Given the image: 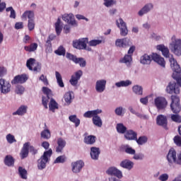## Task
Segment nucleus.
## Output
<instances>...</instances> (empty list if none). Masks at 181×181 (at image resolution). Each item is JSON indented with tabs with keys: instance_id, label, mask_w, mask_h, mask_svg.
<instances>
[{
	"instance_id": "obj_1",
	"label": "nucleus",
	"mask_w": 181,
	"mask_h": 181,
	"mask_svg": "<svg viewBox=\"0 0 181 181\" xmlns=\"http://www.w3.org/2000/svg\"><path fill=\"white\" fill-rule=\"evenodd\" d=\"M170 63L173 71L172 77L174 80H176L177 83L175 81L169 82L165 91L168 94H180V88H179L181 87L180 66L177 64V62L173 57L170 59Z\"/></svg>"
},
{
	"instance_id": "obj_2",
	"label": "nucleus",
	"mask_w": 181,
	"mask_h": 181,
	"mask_svg": "<svg viewBox=\"0 0 181 181\" xmlns=\"http://www.w3.org/2000/svg\"><path fill=\"white\" fill-rule=\"evenodd\" d=\"M153 60L156 63H158L159 66L165 68L166 62H165V58L162 57L160 55L157 53H153L151 57L148 54H144L140 58V63L141 64H150Z\"/></svg>"
},
{
	"instance_id": "obj_3",
	"label": "nucleus",
	"mask_w": 181,
	"mask_h": 181,
	"mask_svg": "<svg viewBox=\"0 0 181 181\" xmlns=\"http://www.w3.org/2000/svg\"><path fill=\"white\" fill-rule=\"evenodd\" d=\"M171 53H173L175 56L180 57L181 56V40L176 38L175 36H173L171 42L168 46Z\"/></svg>"
},
{
	"instance_id": "obj_4",
	"label": "nucleus",
	"mask_w": 181,
	"mask_h": 181,
	"mask_svg": "<svg viewBox=\"0 0 181 181\" xmlns=\"http://www.w3.org/2000/svg\"><path fill=\"white\" fill-rule=\"evenodd\" d=\"M53 155V151L49 148L48 151H45L43 155L37 160V168L39 170H43L46 168V163L49 162V158Z\"/></svg>"
},
{
	"instance_id": "obj_5",
	"label": "nucleus",
	"mask_w": 181,
	"mask_h": 181,
	"mask_svg": "<svg viewBox=\"0 0 181 181\" xmlns=\"http://www.w3.org/2000/svg\"><path fill=\"white\" fill-rule=\"evenodd\" d=\"M12 91V85L9 81H6L5 78H0V93L6 95Z\"/></svg>"
},
{
	"instance_id": "obj_6",
	"label": "nucleus",
	"mask_w": 181,
	"mask_h": 181,
	"mask_svg": "<svg viewBox=\"0 0 181 181\" xmlns=\"http://www.w3.org/2000/svg\"><path fill=\"white\" fill-rule=\"evenodd\" d=\"M170 109L174 114H179L181 111L180 98L177 95H171Z\"/></svg>"
},
{
	"instance_id": "obj_7",
	"label": "nucleus",
	"mask_w": 181,
	"mask_h": 181,
	"mask_svg": "<svg viewBox=\"0 0 181 181\" xmlns=\"http://www.w3.org/2000/svg\"><path fill=\"white\" fill-rule=\"evenodd\" d=\"M87 43H88V38L85 37L74 40L72 45L74 49H78V50H83V49H86Z\"/></svg>"
},
{
	"instance_id": "obj_8",
	"label": "nucleus",
	"mask_w": 181,
	"mask_h": 181,
	"mask_svg": "<svg viewBox=\"0 0 181 181\" xmlns=\"http://www.w3.org/2000/svg\"><path fill=\"white\" fill-rule=\"evenodd\" d=\"M155 105L158 111H163L168 107V100L163 97L156 98L154 100Z\"/></svg>"
},
{
	"instance_id": "obj_9",
	"label": "nucleus",
	"mask_w": 181,
	"mask_h": 181,
	"mask_svg": "<svg viewBox=\"0 0 181 181\" xmlns=\"http://www.w3.org/2000/svg\"><path fill=\"white\" fill-rule=\"evenodd\" d=\"M157 50H159L161 52L163 56L165 57L166 59H170V60L172 59H175L173 57V54H170V52H169V48L165 45H158L156 47Z\"/></svg>"
},
{
	"instance_id": "obj_10",
	"label": "nucleus",
	"mask_w": 181,
	"mask_h": 181,
	"mask_svg": "<svg viewBox=\"0 0 181 181\" xmlns=\"http://www.w3.org/2000/svg\"><path fill=\"white\" fill-rule=\"evenodd\" d=\"M107 175L109 176H115L117 179H122V171L118 170L115 167H110L106 170Z\"/></svg>"
},
{
	"instance_id": "obj_11",
	"label": "nucleus",
	"mask_w": 181,
	"mask_h": 181,
	"mask_svg": "<svg viewBox=\"0 0 181 181\" xmlns=\"http://www.w3.org/2000/svg\"><path fill=\"white\" fill-rule=\"evenodd\" d=\"M71 170L73 173H80L83 168H84V162L83 160H77L71 163Z\"/></svg>"
},
{
	"instance_id": "obj_12",
	"label": "nucleus",
	"mask_w": 181,
	"mask_h": 181,
	"mask_svg": "<svg viewBox=\"0 0 181 181\" xmlns=\"http://www.w3.org/2000/svg\"><path fill=\"white\" fill-rule=\"evenodd\" d=\"M156 124L164 129H168V117L163 115H159L156 117Z\"/></svg>"
},
{
	"instance_id": "obj_13",
	"label": "nucleus",
	"mask_w": 181,
	"mask_h": 181,
	"mask_svg": "<svg viewBox=\"0 0 181 181\" xmlns=\"http://www.w3.org/2000/svg\"><path fill=\"white\" fill-rule=\"evenodd\" d=\"M177 158V157L176 156V151L173 148L170 149L167 155V160L169 166H172L173 163H176Z\"/></svg>"
},
{
	"instance_id": "obj_14",
	"label": "nucleus",
	"mask_w": 181,
	"mask_h": 181,
	"mask_svg": "<svg viewBox=\"0 0 181 181\" xmlns=\"http://www.w3.org/2000/svg\"><path fill=\"white\" fill-rule=\"evenodd\" d=\"M82 76H83V71L78 70V71L75 72V74L71 76V78L69 81L71 86H77V84H78V80L81 78Z\"/></svg>"
},
{
	"instance_id": "obj_15",
	"label": "nucleus",
	"mask_w": 181,
	"mask_h": 181,
	"mask_svg": "<svg viewBox=\"0 0 181 181\" xmlns=\"http://www.w3.org/2000/svg\"><path fill=\"white\" fill-rule=\"evenodd\" d=\"M152 9H153V4L152 3H148L144 6L137 13V14L139 15V16H144V15L149 13V12H151Z\"/></svg>"
},
{
	"instance_id": "obj_16",
	"label": "nucleus",
	"mask_w": 181,
	"mask_h": 181,
	"mask_svg": "<svg viewBox=\"0 0 181 181\" xmlns=\"http://www.w3.org/2000/svg\"><path fill=\"white\" fill-rule=\"evenodd\" d=\"M28 81V76L26 74L18 75L11 81V84H23Z\"/></svg>"
},
{
	"instance_id": "obj_17",
	"label": "nucleus",
	"mask_w": 181,
	"mask_h": 181,
	"mask_svg": "<svg viewBox=\"0 0 181 181\" xmlns=\"http://www.w3.org/2000/svg\"><path fill=\"white\" fill-rule=\"evenodd\" d=\"M100 153L101 150H100V148L95 146L90 147V158L93 160H98V158H100Z\"/></svg>"
},
{
	"instance_id": "obj_18",
	"label": "nucleus",
	"mask_w": 181,
	"mask_h": 181,
	"mask_svg": "<svg viewBox=\"0 0 181 181\" xmlns=\"http://www.w3.org/2000/svg\"><path fill=\"white\" fill-rule=\"evenodd\" d=\"M106 84H107V81L104 79L97 81L96 85H95V90L97 93H104V91L105 90Z\"/></svg>"
},
{
	"instance_id": "obj_19",
	"label": "nucleus",
	"mask_w": 181,
	"mask_h": 181,
	"mask_svg": "<svg viewBox=\"0 0 181 181\" xmlns=\"http://www.w3.org/2000/svg\"><path fill=\"white\" fill-rule=\"evenodd\" d=\"M20 156L21 159H25L29 156V142H26L23 144L20 153Z\"/></svg>"
},
{
	"instance_id": "obj_20",
	"label": "nucleus",
	"mask_w": 181,
	"mask_h": 181,
	"mask_svg": "<svg viewBox=\"0 0 181 181\" xmlns=\"http://www.w3.org/2000/svg\"><path fill=\"white\" fill-rule=\"evenodd\" d=\"M62 20L64 21V22H66L69 25H71V26L76 25V20L74 19V16H73V14H64L62 16Z\"/></svg>"
},
{
	"instance_id": "obj_21",
	"label": "nucleus",
	"mask_w": 181,
	"mask_h": 181,
	"mask_svg": "<svg viewBox=\"0 0 181 181\" xmlns=\"http://www.w3.org/2000/svg\"><path fill=\"white\" fill-rule=\"evenodd\" d=\"M103 110L98 109L95 110H88L83 114L84 118H94L95 116L98 115V114H101Z\"/></svg>"
},
{
	"instance_id": "obj_22",
	"label": "nucleus",
	"mask_w": 181,
	"mask_h": 181,
	"mask_svg": "<svg viewBox=\"0 0 181 181\" xmlns=\"http://www.w3.org/2000/svg\"><path fill=\"white\" fill-rule=\"evenodd\" d=\"M137 135L138 134L134 132V130H127L124 134V138L127 139V141H136Z\"/></svg>"
},
{
	"instance_id": "obj_23",
	"label": "nucleus",
	"mask_w": 181,
	"mask_h": 181,
	"mask_svg": "<svg viewBox=\"0 0 181 181\" xmlns=\"http://www.w3.org/2000/svg\"><path fill=\"white\" fill-rule=\"evenodd\" d=\"M134 162L129 159H125L120 163L119 166L124 169H127V170H131L134 168Z\"/></svg>"
},
{
	"instance_id": "obj_24",
	"label": "nucleus",
	"mask_w": 181,
	"mask_h": 181,
	"mask_svg": "<svg viewBox=\"0 0 181 181\" xmlns=\"http://www.w3.org/2000/svg\"><path fill=\"white\" fill-rule=\"evenodd\" d=\"M28 112V106L23 105L20 106L18 110L12 113V115H19L20 117H22L25 115V114H27Z\"/></svg>"
},
{
	"instance_id": "obj_25",
	"label": "nucleus",
	"mask_w": 181,
	"mask_h": 181,
	"mask_svg": "<svg viewBox=\"0 0 181 181\" xmlns=\"http://www.w3.org/2000/svg\"><path fill=\"white\" fill-rule=\"evenodd\" d=\"M57 146L56 148V152L60 153L62 152L63 149L66 146V141L62 138H59L57 140Z\"/></svg>"
},
{
	"instance_id": "obj_26",
	"label": "nucleus",
	"mask_w": 181,
	"mask_h": 181,
	"mask_svg": "<svg viewBox=\"0 0 181 181\" xmlns=\"http://www.w3.org/2000/svg\"><path fill=\"white\" fill-rule=\"evenodd\" d=\"M4 165L8 167L13 166L15 165V158L11 155L6 156L4 158Z\"/></svg>"
},
{
	"instance_id": "obj_27",
	"label": "nucleus",
	"mask_w": 181,
	"mask_h": 181,
	"mask_svg": "<svg viewBox=\"0 0 181 181\" xmlns=\"http://www.w3.org/2000/svg\"><path fill=\"white\" fill-rule=\"evenodd\" d=\"M23 19L28 18V21H35V12L33 11H26L22 15Z\"/></svg>"
},
{
	"instance_id": "obj_28",
	"label": "nucleus",
	"mask_w": 181,
	"mask_h": 181,
	"mask_svg": "<svg viewBox=\"0 0 181 181\" xmlns=\"http://www.w3.org/2000/svg\"><path fill=\"white\" fill-rule=\"evenodd\" d=\"M95 139H97V137H95V136L89 135L85 136L83 142H85V144H86L87 145H94V144H95Z\"/></svg>"
},
{
	"instance_id": "obj_29",
	"label": "nucleus",
	"mask_w": 181,
	"mask_h": 181,
	"mask_svg": "<svg viewBox=\"0 0 181 181\" xmlns=\"http://www.w3.org/2000/svg\"><path fill=\"white\" fill-rule=\"evenodd\" d=\"M122 148L125 153H127L128 155H135V153H136V151L128 144L124 145Z\"/></svg>"
},
{
	"instance_id": "obj_30",
	"label": "nucleus",
	"mask_w": 181,
	"mask_h": 181,
	"mask_svg": "<svg viewBox=\"0 0 181 181\" xmlns=\"http://www.w3.org/2000/svg\"><path fill=\"white\" fill-rule=\"evenodd\" d=\"M18 175L24 180L28 179V170L23 167H18Z\"/></svg>"
},
{
	"instance_id": "obj_31",
	"label": "nucleus",
	"mask_w": 181,
	"mask_h": 181,
	"mask_svg": "<svg viewBox=\"0 0 181 181\" xmlns=\"http://www.w3.org/2000/svg\"><path fill=\"white\" fill-rule=\"evenodd\" d=\"M55 77L57 78V83L58 86L63 88V87H64V83L63 82V78L62 77V74H60L59 71H56Z\"/></svg>"
},
{
	"instance_id": "obj_32",
	"label": "nucleus",
	"mask_w": 181,
	"mask_h": 181,
	"mask_svg": "<svg viewBox=\"0 0 181 181\" xmlns=\"http://www.w3.org/2000/svg\"><path fill=\"white\" fill-rule=\"evenodd\" d=\"M92 121L95 127H98V128H101V127H103V120L101 119V117L98 116V115L93 117Z\"/></svg>"
},
{
	"instance_id": "obj_33",
	"label": "nucleus",
	"mask_w": 181,
	"mask_h": 181,
	"mask_svg": "<svg viewBox=\"0 0 181 181\" xmlns=\"http://www.w3.org/2000/svg\"><path fill=\"white\" fill-rule=\"evenodd\" d=\"M131 84H132V81L129 80L121 81L119 82L115 83V86L118 88H119V87H128V86H131Z\"/></svg>"
},
{
	"instance_id": "obj_34",
	"label": "nucleus",
	"mask_w": 181,
	"mask_h": 181,
	"mask_svg": "<svg viewBox=\"0 0 181 181\" xmlns=\"http://www.w3.org/2000/svg\"><path fill=\"white\" fill-rule=\"evenodd\" d=\"M116 25L119 29H120V35L121 36H127L128 35V27H121L119 25V23H118V21H116Z\"/></svg>"
},
{
	"instance_id": "obj_35",
	"label": "nucleus",
	"mask_w": 181,
	"mask_h": 181,
	"mask_svg": "<svg viewBox=\"0 0 181 181\" xmlns=\"http://www.w3.org/2000/svg\"><path fill=\"white\" fill-rule=\"evenodd\" d=\"M133 93L137 95H142L144 93V88L139 85H136L132 87Z\"/></svg>"
},
{
	"instance_id": "obj_36",
	"label": "nucleus",
	"mask_w": 181,
	"mask_h": 181,
	"mask_svg": "<svg viewBox=\"0 0 181 181\" xmlns=\"http://www.w3.org/2000/svg\"><path fill=\"white\" fill-rule=\"evenodd\" d=\"M116 129L118 134H125L127 132V127L122 123H118L116 126Z\"/></svg>"
},
{
	"instance_id": "obj_37",
	"label": "nucleus",
	"mask_w": 181,
	"mask_h": 181,
	"mask_svg": "<svg viewBox=\"0 0 181 181\" xmlns=\"http://www.w3.org/2000/svg\"><path fill=\"white\" fill-rule=\"evenodd\" d=\"M131 62H132V55L126 54L124 58L120 60V63H124L127 66H129L131 64Z\"/></svg>"
},
{
	"instance_id": "obj_38",
	"label": "nucleus",
	"mask_w": 181,
	"mask_h": 181,
	"mask_svg": "<svg viewBox=\"0 0 181 181\" xmlns=\"http://www.w3.org/2000/svg\"><path fill=\"white\" fill-rule=\"evenodd\" d=\"M62 23V21L60 18H58L57 22L55 23V30L57 36H59L62 33V30H63V27L60 25Z\"/></svg>"
},
{
	"instance_id": "obj_39",
	"label": "nucleus",
	"mask_w": 181,
	"mask_h": 181,
	"mask_svg": "<svg viewBox=\"0 0 181 181\" xmlns=\"http://www.w3.org/2000/svg\"><path fill=\"white\" fill-rule=\"evenodd\" d=\"M69 121L75 124L76 128L80 125V119L77 118V115H73L69 117Z\"/></svg>"
},
{
	"instance_id": "obj_40",
	"label": "nucleus",
	"mask_w": 181,
	"mask_h": 181,
	"mask_svg": "<svg viewBox=\"0 0 181 181\" xmlns=\"http://www.w3.org/2000/svg\"><path fill=\"white\" fill-rule=\"evenodd\" d=\"M49 110L50 111H52V112H54L55 110L59 109V105L56 103V100L54 99L51 98L50 103L49 104Z\"/></svg>"
},
{
	"instance_id": "obj_41",
	"label": "nucleus",
	"mask_w": 181,
	"mask_h": 181,
	"mask_svg": "<svg viewBox=\"0 0 181 181\" xmlns=\"http://www.w3.org/2000/svg\"><path fill=\"white\" fill-rule=\"evenodd\" d=\"M71 94H73V92H66L64 96V101L68 104V105L71 104V100L73 99Z\"/></svg>"
},
{
	"instance_id": "obj_42",
	"label": "nucleus",
	"mask_w": 181,
	"mask_h": 181,
	"mask_svg": "<svg viewBox=\"0 0 181 181\" xmlns=\"http://www.w3.org/2000/svg\"><path fill=\"white\" fill-rule=\"evenodd\" d=\"M127 111V109L124 107H122V106H119L116 107L115 112L116 115H118L119 117H122L124 114H125V112Z\"/></svg>"
},
{
	"instance_id": "obj_43",
	"label": "nucleus",
	"mask_w": 181,
	"mask_h": 181,
	"mask_svg": "<svg viewBox=\"0 0 181 181\" xmlns=\"http://www.w3.org/2000/svg\"><path fill=\"white\" fill-rule=\"evenodd\" d=\"M54 53L57 56H66V49H64V46L61 45L54 51Z\"/></svg>"
},
{
	"instance_id": "obj_44",
	"label": "nucleus",
	"mask_w": 181,
	"mask_h": 181,
	"mask_svg": "<svg viewBox=\"0 0 181 181\" xmlns=\"http://www.w3.org/2000/svg\"><path fill=\"white\" fill-rule=\"evenodd\" d=\"M51 136L52 134H50V130L48 129H45L41 132V138L43 139H50Z\"/></svg>"
},
{
	"instance_id": "obj_45",
	"label": "nucleus",
	"mask_w": 181,
	"mask_h": 181,
	"mask_svg": "<svg viewBox=\"0 0 181 181\" xmlns=\"http://www.w3.org/2000/svg\"><path fill=\"white\" fill-rule=\"evenodd\" d=\"M136 142L138 145H145L148 142V137L146 136H141L139 139L136 137Z\"/></svg>"
},
{
	"instance_id": "obj_46",
	"label": "nucleus",
	"mask_w": 181,
	"mask_h": 181,
	"mask_svg": "<svg viewBox=\"0 0 181 181\" xmlns=\"http://www.w3.org/2000/svg\"><path fill=\"white\" fill-rule=\"evenodd\" d=\"M101 43H104V41H103V40H92L88 42V45H89L90 47L98 46V45H101Z\"/></svg>"
},
{
	"instance_id": "obj_47",
	"label": "nucleus",
	"mask_w": 181,
	"mask_h": 181,
	"mask_svg": "<svg viewBox=\"0 0 181 181\" xmlns=\"http://www.w3.org/2000/svg\"><path fill=\"white\" fill-rule=\"evenodd\" d=\"M66 59H68V60H71V62H73L74 63H77V60H78V57L77 56L70 53V52H66Z\"/></svg>"
},
{
	"instance_id": "obj_48",
	"label": "nucleus",
	"mask_w": 181,
	"mask_h": 181,
	"mask_svg": "<svg viewBox=\"0 0 181 181\" xmlns=\"http://www.w3.org/2000/svg\"><path fill=\"white\" fill-rule=\"evenodd\" d=\"M24 49L26 50V52H35V50H37V44L33 43L30 46L24 47Z\"/></svg>"
},
{
	"instance_id": "obj_49",
	"label": "nucleus",
	"mask_w": 181,
	"mask_h": 181,
	"mask_svg": "<svg viewBox=\"0 0 181 181\" xmlns=\"http://www.w3.org/2000/svg\"><path fill=\"white\" fill-rule=\"evenodd\" d=\"M35 62H36V59H35L34 58H30L27 60L26 66L31 71H33V67L32 66L35 64Z\"/></svg>"
},
{
	"instance_id": "obj_50",
	"label": "nucleus",
	"mask_w": 181,
	"mask_h": 181,
	"mask_svg": "<svg viewBox=\"0 0 181 181\" xmlns=\"http://www.w3.org/2000/svg\"><path fill=\"white\" fill-rule=\"evenodd\" d=\"M6 12H11L9 18L11 19H16V11L13 10L12 6L8 7L6 8Z\"/></svg>"
},
{
	"instance_id": "obj_51",
	"label": "nucleus",
	"mask_w": 181,
	"mask_h": 181,
	"mask_svg": "<svg viewBox=\"0 0 181 181\" xmlns=\"http://www.w3.org/2000/svg\"><path fill=\"white\" fill-rule=\"evenodd\" d=\"M133 155H134L133 159H134V160H144L145 158V155L142 153H135Z\"/></svg>"
},
{
	"instance_id": "obj_52",
	"label": "nucleus",
	"mask_w": 181,
	"mask_h": 181,
	"mask_svg": "<svg viewBox=\"0 0 181 181\" xmlns=\"http://www.w3.org/2000/svg\"><path fill=\"white\" fill-rule=\"evenodd\" d=\"M6 139L8 144H13L16 142V139H15V136L12 135L11 134H8L6 136Z\"/></svg>"
},
{
	"instance_id": "obj_53",
	"label": "nucleus",
	"mask_w": 181,
	"mask_h": 181,
	"mask_svg": "<svg viewBox=\"0 0 181 181\" xmlns=\"http://www.w3.org/2000/svg\"><path fill=\"white\" fill-rule=\"evenodd\" d=\"M66 159V156H59L55 159L54 163H64Z\"/></svg>"
},
{
	"instance_id": "obj_54",
	"label": "nucleus",
	"mask_w": 181,
	"mask_h": 181,
	"mask_svg": "<svg viewBox=\"0 0 181 181\" xmlns=\"http://www.w3.org/2000/svg\"><path fill=\"white\" fill-rule=\"evenodd\" d=\"M171 119L173 122H181V116L179 115V113H175V115H171Z\"/></svg>"
},
{
	"instance_id": "obj_55",
	"label": "nucleus",
	"mask_w": 181,
	"mask_h": 181,
	"mask_svg": "<svg viewBox=\"0 0 181 181\" xmlns=\"http://www.w3.org/2000/svg\"><path fill=\"white\" fill-rule=\"evenodd\" d=\"M77 62L75 64H79L80 67H86L87 66V62L84 58L78 57Z\"/></svg>"
},
{
	"instance_id": "obj_56",
	"label": "nucleus",
	"mask_w": 181,
	"mask_h": 181,
	"mask_svg": "<svg viewBox=\"0 0 181 181\" xmlns=\"http://www.w3.org/2000/svg\"><path fill=\"white\" fill-rule=\"evenodd\" d=\"M42 92L44 93V94H46L48 100L50 99V95H52V90H50L49 88L47 87H42Z\"/></svg>"
},
{
	"instance_id": "obj_57",
	"label": "nucleus",
	"mask_w": 181,
	"mask_h": 181,
	"mask_svg": "<svg viewBox=\"0 0 181 181\" xmlns=\"http://www.w3.org/2000/svg\"><path fill=\"white\" fill-rule=\"evenodd\" d=\"M25 92V88L21 85H18L16 88V94H19L20 95H22L23 93Z\"/></svg>"
},
{
	"instance_id": "obj_58",
	"label": "nucleus",
	"mask_w": 181,
	"mask_h": 181,
	"mask_svg": "<svg viewBox=\"0 0 181 181\" xmlns=\"http://www.w3.org/2000/svg\"><path fill=\"white\" fill-rule=\"evenodd\" d=\"M35 20H28V28L30 31H32L33 29H35Z\"/></svg>"
},
{
	"instance_id": "obj_59",
	"label": "nucleus",
	"mask_w": 181,
	"mask_h": 181,
	"mask_svg": "<svg viewBox=\"0 0 181 181\" xmlns=\"http://www.w3.org/2000/svg\"><path fill=\"white\" fill-rule=\"evenodd\" d=\"M39 80L40 81H42L44 83L45 86H49V81L47 80V77L42 74L40 77L39 78Z\"/></svg>"
},
{
	"instance_id": "obj_60",
	"label": "nucleus",
	"mask_w": 181,
	"mask_h": 181,
	"mask_svg": "<svg viewBox=\"0 0 181 181\" xmlns=\"http://www.w3.org/2000/svg\"><path fill=\"white\" fill-rule=\"evenodd\" d=\"M114 4H115V1L114 0H104V5L105 6H107V8L112 6Z\"/></svg>"
},
{
	"instance_id": "obj_61",
	"label": "nucleus",
	"mask_w": 181,
	"mask_h": 181,
	"mask_svg": "<svg viewBox=\"0 0 181 181\" xmlns=\"http://www.w3.org/2000/svg\"><path fill=\"white\" fill-rule=\"evenodd\" d=\"M115 46H117V47H124L123 38L122 39H117L115 41Z\"/></svg>"
},
{
	"instance_id": "obj_62",
	"label": "nucleus",
	"mask_w": 181,
	"mask_h": 181,
	"mask_svg": "<svg viewBox=\"0 0 181 181\" xmlns=\"http://www.w3.org/2000/svg\"><path fill=\"white\" fill-rule=\"evenodd\" d=\"M168 179H169V175H168L167 173L162 174L158 177V180H160V181H167L168 180Z\"/></svg>"
},
{
	"instance_id": "obj_63",
	"label": "nucleus",
	"mask_w": 181,
	"mask_h": 181,
	"mask_svg": "<svg viewBox=\"0 0 181 181\" xmlns=\"http://www.w3.org/2000/svg\"><path fill=\"white\" fill-rule=\"evenodd\" d=\"M173 140L177 146H181V137L180 136H175Z\"/></svg>"
},
{
	"instance_id": "obj_64",
	"label": "nucleus",
	"mask_w": 181,
	"mask_h": 181,
	"mask_svg": "<svg viewBox=\"0 0 181 181\" xmlns=\"http://www.w3.org/2000/svg\"><path fill=\"white\" fill-rule=\"evenodd\" d=\"M128 46H131V41L127 37L123 38V47H128Z\"/></svg>"
}]
</instances>
